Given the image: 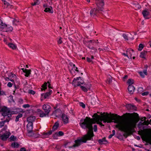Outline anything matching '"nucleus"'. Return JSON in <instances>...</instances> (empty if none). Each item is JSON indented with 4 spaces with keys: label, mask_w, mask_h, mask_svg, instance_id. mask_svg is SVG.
Returning <instances> with one entry per match:
<instances>
[{
    "label": "nucleus",
    "mask_w": 151,
    "mask_h": 151,
    "mask_svg": "<svg viewBox=\"0 0 151 151\" xmlns=\"http://www.w3.org/2000/svg\"><path fill=\"white\" fill-rule=\"evenodd\" d=\"M105 112L103 114L101 113V116L98 115L97 113H95L93 116V117H96V120H100L101 122L103 121L104 123H109L112 122V121L113 120L114 123H118L121 119V116L117 114H112L110 116L107 113L105 114ZM97 124H99L101 127L104 126L101 122H99Z\"/></svg>",
    "instance_id": "1"
},
{
    "label": "nucleus",
    "mask_w": 151,
    "mask_h": 151,
    "mask_svg": "<svg viewBox=\"0 0 151 151\" xmlns=\"http://www.w3.org/2000/svg\"><path fill=\"white\" fill-rule=\"evenodd\" d=\"M135 127V124L132 122H128L125 126L122 123H119L116 125V128L119 129L120 130L124 132L123 135L125 138L133 134L135 131L134 128Z\"/></svg>",
    "instance_id": "2"
},
{
    "label": "nucleus",
    "mask_w": 151,
    "mask_h": 151,
    "mask_svg": "<svg viewBox=\"0 0 151 151\" xmlns=\"http://www.w3.org/2000/svg\"><path fill=\"white\" fill-rule=\"evenodd\" d=\"M92 119L88 117H86V128L88 129L87 133L86 134V143L88 140L93 141V137L94 136L93 131Z\"/></svg>",
    "instance_id": "3"
},
{
    "label": "nucleus",
    "mask_w": 151,
    "mask_h": 151,
    "mask_svg": "<svg viewBox=\"0 0 151 151\" xmlns=\"http://www.w3.org/2000/svg\"><path fill=\"white\" fill-rule=\"evenodd\" d=\"M33 123H28L27 127L28 131V136L29 137H37V134L33 133L32 132Z\"/></svg>",
    "instance_id": "4"
},
{
    "label": "nucleus",
    "mask_w": 151,
    "mask_h": 151,
    "mask_svg": "<svg viewBox=\"0 0 151 151\" xmlns=\"http://www.w3.org/2000/svg\"><path fill=\"white\" fill-rule=\"evenodd\" d=\"M0 111L2 112V115L5 117L7 116L8 117H10L11 116V112L6 107L4 106L0 108Z\"/></svg>",
    "instance_id": "5"
},
{
    "label": "nucleus",
    "mask_w": 151,
    "mask_h": 151,
    "mask_svg": "<svg viewBox=\"0 0 151 151\" xmlns=\"http://www.w3.org/2000/svg\"><path fill=\"white\" fill-rule=\"evenodd\" d=\"M75 144L72 146L73 147H78L83 143L85 142V135L80 139L75 140Z\"/></svg>",
    "instance_id": "6"
},
{
    "label": "nucleus",
    "mask_w": 151,
    "mask_h": 151,
    "mask_svg": "<svg viewBox=\"0 0 151 151\" xmlns=\"http://www.w3.org/2000/svg\"><path fill=\"white\" fill-rule=\"evenodd\" d=\"M142 14L145 19H148L150 17L148 16H151V10L150 11L147 9H145L142 12Z\"/></svg>",
    "instance_id": "7"
},
{
    "label": "nucleus",
    "mask_w": 151,
    "mask_h": 151,
    "mask_svg": "<svg viewBox=\"0 0 151 151\" xmlns=\"http://www.w3.org/2000/svg\"><path fill=\"white\" fill-rule=\"evenodd\" d=\"M98 9H96L95 8H94L91 9L90 12L91 15H97V13L99 12L100 11H103V7H98Z\"/></svg>",
    "instance_id": "8"
},
{
    "label": "nucleus",
    "mask_w": 151,
    "mask_h": 151,
    "mask_svg": "<svg viewBox=\"0 0 151 151\" xmlns=\"http://www.w3.org/2000/svg\"><path fill=\"white\" fill-rule=\"evenodd\" d=\"M50 106L47 104H45L42 106V109L45 111V113L49 114L51 109Z\"/></svg>",
    "instance_id": "9"
},
{
    "label": "nucleus",
    "mask_w": 151,
    "mask_h": 151,
    "mask_svg": "<svg viewBox=\"0 0 151 151\" xmlns=\"http://www.w3.org/2000/svg\"><path fill=\"white\" fill-rule=\"evenodd\" d=\"M11 133L9 132H6L5 133H4L1 136V139L3 141H5L9 137Z\"/></svg>",
    "instance_id": "10"
},
{
    "label": "nucleus",
    "mask_w": 151,
    "mask_h": 151,
    "mask_svg": "<svg viewBox=\"0 0 151 151\" xmlns=\"http://www.w3.org/2000/svg\"><path fill=\"white\" fill-rule=\"evenodd\" d=\"M96 3L98 7H103L104 5V0H95Z\"/></svg>",
    "instance_id": "11"
},
{
    "label": "nucleus",
    "mask_w": 151,
    "mask_h": 151,
    "mask_svg": "<svg viewBox=\"0 0 151 151\" xmlns=\"http://www.w3.org/2000/svg\"><path fill=\"white\" fill-rule=\"evenodd\" d=\"M126 107L127 108V109L130 111L131 110H136L137 107L135 106V105H132L131 104H127L126 105Z\"/></svg>",
    "instance_id": "12"
},
{
    "label": "nucleus",
    "mask_w": 151,
    "mask_h": 151,
    "mask_svg": "<svg viewBox=\"0 0 151 151\" xmlns=\"http://www.w3.org/2000/svg\"><path fill=\"white\" fill-rule=\"evenodd\" d=\"M52 133V130H50L48 132H43L42 133V137L43 138L48 137Z\"/></svg>",
    "instance_id": "13"
},
{
    "label": "nucleus",
    "mask_w": 151,
    "mask_h": 151,
    "mask_svg": "<svg viewBox=\"0 0 151 151\" xmlns=\"http://www.w3.org/2000/svg\"><path fill=\"white\" fill-rule=\"evenodd\" d=\"M37 112H39L40 114V117H43L46 116L47 115L48 116V114H47L46 113H45L43 111L40 109H38L37 110Z\"/></svg>",
    "instance_id": "14"
},
{
    "label": "nucleus",
    "mask_w": 151,
    "mask_h": 151,
    "mask_svg": "<svg viewBox=\"0 0 151 151\" xmlns=\"http://www.w3.org/2000/svg\"><path fill=\"white\" fill-rule=\"evenodd\" d=\"M129 92L130 94H132L135 90L134 86L132 85H129L128 87Z\"/></svg>",
    "instance_id": "15"
},
{
    "label": "nucleus",
    "mask_w": 151,
    "mask_h": 151,
    "mask_svg": "<svg viewBox=\"0 0 151 151\" xmlns=\"http://www.w3.org/2000/svg\"><path fill=\"white\" fill-rule=\"evenodd\" d=\"M7 25L3 23L1 20H0V30L4 31V30H5Z\"/></svg>",
    "instance_id": "16"
},
{
    "label": "nucleus",
    "mask_w": 151,
    "mask_h": 151,
    "mask_svg": "<svg viewBox=\"0 0 151 151\" xmlns=\"http://www.w3.org/2000/svg\"><path fill=\"white\" fill-rule=\"evenodd\" d=\"M36 118L35 116H31L27 117V121L28 123H32V122L35 121Z\"/></svg>",
    "instance_id": "17"
},
{
    "label": "nucleus",
    "mask_w": 151,
    "mask_h": 151,
    "mask_svg": "<svg viewBox=\"0 0 151 151\" xmlns=\"http://www.w3.org/2000/svg\"><path fill=\"white\" fill-rule=\"evenodd\" d=\"M63 121L64 124H67L68 122V117L65 114H63L62 116Z\"/></svg>",
    "instance_id": "18"
},
{
    "label": "nucleus",
    "mask_w": 151,
    "mask_h": 151,
    "mask_svg": "<svg viewBox=\"0 0 151 151\" xmlns=\"http://www.w3.org/2000/svg\"><path fill=\"white\" fill-rule=\"evenodd\" d=\"M98 142L100 144H106L108 142L106 140V138L104 137L101 139H99L98 140Z\"/></svg>",
    "instance_id": "19"
},
{
    "label": "nucleus",
    "mask_w": 151,
    "mask_h": 151,
    "mask_svg": "<svg viewBox=\"0 0 151 151\" xmlns=\"http://www.w3.org/2000/svg\"><path fill=\"white\" fill-rule=\"evenodd\" d=\"M80 77L74 78L73 81V85L74 87L79 86V84L78 83V79H80Z\"/></svg>",
    "instance_id": "20"
},
{
    "label": "nucleus",
    "mask_w": 151,
    "mask_h": 151,
    "mask_svg": "<svg viewBox=\"0 0 151 151\" xmlns=\"http://www.w3.org/2000/svg\"><path fill=\"white\" fill-rule=\"evenodd\" d=\"M8 45L9 47L13 50H16L17 48V46L16 45L12 42H9V43L8 44Z\"/></svg>",
    "instance_id": "21"
},
{
    "label": "nucleus",
    "mask_w": 151,
    "mask_h": 151,
    "mask_svg": "<svg viewBox=\"0 0 151 151\" xmlns=\"http://www.w3.org/2000/svg\"><path fill=\"white\" fill-rule=\"evenodd\" d=\"M46 12H49V13H52L53 12L52 8L51 6H48L45 8L44 10Z\"/></svg>",
    "instance_id": "22"
},
{
    "label": "nucleus",
    "mask_w": 151,
    "mask_h": 151,
    "mask_svg": "<svg viewBox=\"0 0 151 151\" xmlns=\"http://www.w3.org/2000/svg\"><path fill=\"white\" fill-rule=\"evenodd\" d=\"M52 93V90H49V91L48 92H47L45 94H41V96H44V98L46 99L48 96H49L51 95V94Z\"/></svg>",
    "instance_id": "23"
},
{
    "label": "nucleus",
    "mask_w": 151,
    "mask_h": 151,
    "mask_svg": "<svg viewBox=\"0 0 151 151\" xmlns=\"http://www.w3.org/2000/svg\"><path fill=\"white\" fill-rule=\"evenodd\" d=\"M80 125L82 128L85 129V119L80 120Z\"/></svg>",
    "instance_id": "24"
},
{
    "label": "nucleus",
    "mask_w": 151,
    "mask_h": 151,
    "mask_svg": "<svg viewBox=\"0 0 151 151\" xmlns=\"http://www.w3.org/2000/svg\"><path fill=\"white\" fill-rule=\"evenodd\" d=\"M59 123L58 122H57L55 123L53 127L52 130V132L57 130L59 127Z\"/></svg>",
    "instance_id": "25"
},
{
    "label": "nucleus",
    "mask_w": 151,
    "mask_h": 151,
    "mask_svg": "<svg viewBox=\"0 0 151 151\" xmlns=\"http://www.w3.org/2000/svg\"><path fill=\"white\" fill-rule=\"evenodd\" d=\"M13 29V28L9 25H7L5 30H4V31H12Z\"/></svg>",
    "instance_id": "26"
},
{
    "label": "nucleus",
    "mask_w": 151,
    "mask_h": 151,
    "mask_svg": "<svg viewBox=\"0 0 151 151\" xmlns=\"http://www.w3.org/2000/svg\"><path fill=\"white\" fill-rule=\"evenodd\" d=\"M76 69V67L75 65V67L73 66L72 68H70V67H69V70H70V73L74 76L75 75L74 73Z\"/></svg>",
    "instance_id": "27"
},
{
    "label": "nucleus",
    "mask_w": 151,
    "mask_h": 151,
    "mask_svg": "<svg viewBox=\"0 0 151 151\" xmlns=\"http://www.w3.org/2000/svg\"><path fill=\"white\" fill-rule=\"evenodd\" d=\"M91 86V84L89 82L88 83L86 84V92L90 89Z\"/></svg>",
    "instance_id": "28"
},
{
    "label": "nucleus",
    "mask_w": 151,
    "mask_h": 151,
    "mask_svg": "<svg viewBox=\"0 0 151 151\" xmlns=\"http://www.w3.org/2000/svg\"><path fill=\"white\" fill-rule=\"evenodd\" d=\"M40 3L39 0H34V2L31 3V4L32 6H35L38 5Z\"/></svg>",
    "instance_id": "29"
},
{
    "label": "nucleus",
    "mask_w": 151,
    "mask_h": 151,
    "mask_svg": "<svg viewBox=\"0 0 151 151\" xmlns=\"http://www.w3.org/2000/svg\"><path fill=\"white\" fill-rule=\"evenodd\" d=\"M31 70H27L25 69V73L26 74L25 75V76L26 77H28L29 74L31 73Z\"/></svg>",
    "instance_id": "30"
},
{
    "label": "nucleus",
    "mask_w": 151,
    "mask_h": 151,
    "mask_svg": "<svg viewBox=\"0 0 151 151\" xmlns=\"http://www.w3.org/2000/svg\"><path fill=\"white\" fill-rule=\"evenodd\" d=\"M19 145V144L16 142H13L11 144L12 147L14 148L18 147Z\"/></svg>",
    "instance_id": "31"
},
{
    "label": "nucleus",
    "mask_w": 151,
    "mask_h": 151,
    "mask_svg": "<svg viewBox=\"0 0 151 151\" xmlns=\"http://www.w3.org/2000/svg\"><path fill=\"white\" fill-rule=\"evenodd\" d=\"M93 40H86V45L88 47V44H89L91 46V45H92L93 43Z\"/></svg>",
    "instance_id": "32"
},
{
    "label": "nucleus",
    "mask_w": 151,
    "mask_h": 151,
    "mask_svg": "<svg viewBox=\"0 0 151 151\" xmlns=\"http://www.w3.org/2000/svg\"><path fill=\"white\" fill-rule=\"evenodd\" d=\"M88 47L90 49L93 50V52H96L97 51V49L96 48H95L94 47L91 46L89 44L88 45Z\"/></svg>",
    "instance_id": "33"
},
{
    "label": "nucleus",
    "mask_w": 151,
    "mask_h": 151,
    "mask_svg": "<svg viewBox=\"0 0 151 151\" xmlns=\"http://www.w3.org/2000/svg\"><path fill=\"white\" fill-rule=\"evenodd\" d=\"M22 116V114L21 113H19L18 115L16 116L15 121L16 122H17L19 120V118H21Z\"/></svg>",
    "instance_id": "34"
},
{
    "label": "nucleus",
    "mask_w": 151,
    "mask_h": 151,
    "mask_svg": "<svg viewBox=\"0 0 151 151\" xmlns=\"http://www.w3.org/2000/svg\"><path fill=\"white\" fill-rule=\"evenodd\" d=\"M134 82V80L131 78L129 79L127 81V83L129 84V85H132L133 84Z\"/></svg>",
    "instance_id": "35"
},
{
    "label": "nucleus",
    "mask_w": 151,
    "mask_h": 151,
    "mask_svg": "<svg viewBox=\"0 0 151 151\" xmlns=\"http://www.w3.org/2000/svg\"><path fill=\"white\" fill-rule=\"evenodd\" d=\"M134 50L133 49H127L126 51L127 54H128V53L129 52V54L131 55V56L132 55V53L134 52Z\"/></svg>",
    "instance_id": "36"
},
{
    "label": "nucleus",
    "mask_w": 151,
    "mask_h": 151,
    "mask_svg": "<svg viewBox=\"0 0 151 151\" xmlns=\"http://www.w3.org/2000/svg\"><path fill=\"white\" fill-rule=\"evenodd\" d=\"M144 125V124L143 122H140L138 124V127L139 129H140Z\"/></svg>",
    "instance_id": "37"
},
{
    "label": "nucleus",
    "mask_w": 151,
    "mask_h": 151,
    "mask_svg": "<svg viewBox=\"0 0 151 151\" xmlns=\"http://www.w3.org/2000/svg\"><path fill=\"white\" fill-rule=\"evenodd\" d=\"M77 81H78V83L79 84V86H80L81 84H82L84 83V81L81 78V77L80 79H78Z\"/></svg>",
    "instance_id": "38"
},
{
    "label": "nucleus",
    "mask_w": 151,
    "mask_h": 151,
    "mask_svg": "<svg viewBox=\"0 0 151 151\" xmlns=\"http://www.w3.org/2000/svg\"><path fill=\"white\" fill-rule=\"evenodd\" d=\"M138 48V50L139 51H141L144 47V45L142 44H139Z\"/></svg>",
    "instance_id": "39"
},
{
    "label": "nucleus",
    "mask_w": 151,
    "mask_h": 151,
    "mask_svg": "<svg viewBox=\"0 0 151 151\" xmlns=\"http://www.w3.org/2000/svg\"><path fill=\"white\" fill-rule=\"evenodd\" d=\"M47 83L46 82L44 83V84L42 85V88L41 89L42 90H45L47 88Z\"/></svg>",
    "instance_id": "40"
},
{
    "label": "nucleus",
    "mask_w": 151,
    "mask_h": 151,
    "mask_svg": "<svg viewBox=\"0 0 151 151\" xmlns=\"http://www.w3.org/2000/svg\"><path fill=\"white\" fill-rule=\"evenodd\" d=\"M145 54L144 53H143V52H142L140 53V54L139 55V57H140L142 58H144L145 59H146V58L145 57Z\"/></svg>",
    "instance_id": "41"
},
{
    "label": "nucleus",
    "mask_w": 151,
    "mask_h": 151,
    "mask_svg": "<svg viewBox=\"0 0 151 151\" xmlns=\"http://www.w3.org/2000/svg\"><path fill=\"white\" fill-rule=\"evenodd\" d=\"M19 21L18 20H17L16 19H14L13 21V23L16 26L17 25V23L19 22Z\"/></svg>",
    "instance_id": "42"
},
{
    "label": "nucleus",
    "mask_w": 151,
    "mask_h": 151,
    "mask_svg": "<svg viewBox=\"0 0 151 151\" xmlns=\"http://www.w3.org/2000/svg\"><path fill=\"white\" fill-rule=\"evenodd\" d=\"M16 137H15L14 136V135H12L10 138V139L12 140V141H15V140H16Z\"/></svg>",
    "instance_id": "43"
},
{
    "label": "nucleus",
    "mask_w": 151,
    "mask_h": 151,
    "mask_svg": "<svg viewBox=\"0 0 151 151\" xmlns=\"http://www.w3.org/2000/svg\"><path fill=\"white\" fill-rule=\"evenodd\" d=\"M5 122V121H3L0 122V128H1L2 127L4 126Z\"/></svg>",
    "instance_id": "44"
},
{
    "label": "nucleus",
    "mask_w": 151,
    "mask_h": 151,
    "mask_svg": "<svg viewBox=\"0 0 151 151\" xmlns=\"http://www.w3.org/2000/svg\"><path fill=\"white\" fill-rule=\"evenodd\" d=\"M122 36L127 41L128 40L127 36L125 34H123Z\"/></svg>",
    "instance_id": "45"
},
{
    "label": "nucleus",
    "mask_w": 151,
    "mask_h": 151,
    "mask_svg": "<svg viewBox=\"0 0 151 151\" xmlns=\"http://www.w3.org/2000/svg\"><path fill=\"white\" fill-rule=\"evenodd\" d=\"M28 93L31 94H34L35 93V92L33 90H29L28 91Z\"/></svg>",
    "instance_id": "46"
},
{
    "label": "nucleus",
    "mask_w": 151,
    "mask_h": 151,
    "mask_svg": "<svg viewBox=\"0 0 151 151\" xmlns=\"http://www.w3.org/2000/svg\"><path fill=\"white\" fill-rule=\"evenodd\" d=\"M144 124V125H148L150 123L149 122L148 120H145L143 122Z\"/></svg>",
    "instance_id": "47"
},
{
    "label": "nucleus",
    "mask_w": 151,
    "mask_h": 151,
    "mask_svg": "<svg viewBox=\"0 0 151 151\" xmlns=\"http://www.w3.org/2000/svg\"><path fill=\"white\" fill-rule=\"evenodd\" d=\"M86 60L87 62L89 63H93V61L91 60V58H90L88 57L86 58Z\"/></svg>",
    "instance_id": "48"
},
{
    "label": "nucleus",
    "mask_w": 151,
    "mask_h": 151,
    "mask_svg": "<svg viewBox=\"0 0 151 151\" xmlns=\"http://www.w3.org/2000/svg\"><path fill=\"white\" fill-rule=\"evenodd\" d=\"M53 138L55 139H57V137L58 136V133L56 132L55 133V134H54L52 136Z\"/></svg>",
    "instance_id": "49"
},
{
    "label": "nucleus",
    "mask_w": 151,
    "mask_h": 151,
    "mask_svg": "<svg viewBox=\"0 0 151 151\" xmlns=\"http://www.w3.org/2000/svg\"><path fill=\"white\" fill-rule=\"evenodd\" d=\"M58 134V136H62L64 134L63 133L62 131H59L58 133H57Z\"/></svg>",
    "instance_id": "50"
},
{
    "label": "nucleus",
    "mask_w": 151,
    "mask_h": 151,
    "mask_svg": "<svg viewBox=\"0 0 151 151\" xmlns=\"http://www.w3.org/2000/svg\"><path fill=\"white\" fill-rule=\"evenodd\" d=\"M79 105L81 106H82L83 108H85V104L83 102H80L79 103Z\"/></svg>",
    "instance_id": "51"
},
{
    "label": "nucleus",
    "mask_w": 151,
    "mask_h": 151,
    "mask_svg": "<svg viewBox=\"0 0 151 151\" xmlns=\"http://www.w3.org/2000/svg\"><path fill=\"white\" fill-rule=\"evenodd\" d=\"M147 142L149 143V144L151 145V138H147Z\"/></svg>",
    "instance_id": "52"
},
{
    "label": "nucleus",
    "mask_w": 151,
    "mask_h": 151,
    "mask_svg": "<svg viewBox=\"0 0 151 151\" xmlns=\"http://www.w3.org/2000/svg\"><path fill=\"white\" fill-rule=\"evenodd\" d=\"M149 93V92H145L143 93H142V95L144 96H146Z\"/></svg>",
    "instance_id": "53"
},
{
    "label": "nucleus",
    "mask_w": 151,
    "mask_h": 151,
    "mask_svg": "<svg viewBox=\"0 0 151 151\" xmlns=\"http://www.w3.org/2000/svg\"><path fill=\"white\" fill-rule=\"evenodd\" d=\"M139 73L140 76L142 78H143L145 77V75L144 74V73L142 72H139Z\"/></svg>",
    "instance_id": "54"
},
{
    "label": "nucleus",
    "mask_w": 151,
    "mask_h": 151,
    "mask_svg": "<svg viewBox=\"0 0 151 151\" xmlns=\"http://www.w3.org/2000/svg\"><path fill=\"white\" fill-rule=\"evenodd\" d=\"M93 129L95 132H96L97 131V125H95L93 127Z\"/></svg>",
    "instance_id": "55"
},
{
    "label": "nucleus",
    "mask_w": 151,
    "mask_h": 151,
    "mask_svg": "<svg viewBox=\"0 0 151 151\" xmlns=\"http://www.w3.org/2000/svg\"><path fill=\"white\" fill-rule=\"evenodd\" d=\"M112 80L110 78H108L107 80L106 83H107L110 84L112 82Z\"/></svg>",
    "instance_id": "56"
},
{
    "label": "nucleus",
    "mask_w": 151,
    "mask_h": 151,
    "mask_svg": "<svg viewBox=\"0 0 151 151\" xmlns=\"http://www.w3.org/2000/svg\"><path fill=\"white\" fill-rule=\"evenodd\" d=\"M62 37H60L59 40L58 41V44H60L62 43Z\"/></svg>",
    "instance_id": "57"
},
{
    "label": "nucleus",
    "mask_w": 151,
    "mask_h": 151,
    "mask_svg": "<svg viewBox=\"0 0 151 151\" xmlns=\"http://www.w3.org/2000/svg\"><path fill=\"white\" fill-rule=\"evenodd\" d=\"M30 105L29 104H24L23 106V107L24 108H28L29 107Z\"/></svg>",
    "instance_id": "58"
},
{
    "label": "nucleus",
    "mask_w": 151,
    "mask_h": 151,
    "mask_svg": "<svg viewBox=\"0 0 151 151\" xmlns=\"http://www.w3.org/2000/svg\"><path fill=\"white\" fill-rule=\"evenodd\" d=\"M117 138L121 140H124L123 137L122 135H120Z\"/></svg>",
    "instance_id": "59"
},
{
    "label": "nucleus",
    "mask_w": 151,
    "mask_h": 151,
    "mask_svg": "<svg viewBox=\"0 0 151 151\" xmlns=\"http://www.w3.org/2000/svg\"><path fill=\"white\" fill-rule=\"evenodd\" d=\"M8 39H4V42L7 45H8V44L9 43V42H7V41H8Z\"/></svg>",
    "instance_id": "60"
},
{
    "label": "nucleus",
    "mask_w": 151,
    "mask_h": 151,
    "mask_svg": "<svg viewBox=\"0 0 151 151\" xmlns=\"http://www.w3.org/2000/svg\"><path fill=\"white\" fill-rule=\"evenodd\" d=\"M75 64H73V63H70L69 66V67H70V68H72L73 67H75Z\"/></svg>",
    "instance_id": "61"
},
{
    "label": "nucleus",
    "mask_w": 151,
    "mask_h": 151,
    "mask_svg": "<svg viewBox=\"0 0 151 151\" xmlns=\"http://www.w3.org/2000/svg\"><path fill=\"white\" fill-rule=\"evenodd\" d=\"M143 73H144V74L145 75H147V69L144 70H143Z\"/></svg>",
    "instance_id": "62"
},
{
    "label": "nucleus",
    "mask_w": 151,
    "mask_h": 151,
    "mask_svg": "<svg viewBox=\"0 0 151 151\" xmlns=\"http://www.w3.org/2000/svg\"><path fill=\"white\" fill-rule=\"evenodd\" d=\"M12 84L11 82H9L7 84V86L9 87H11L12 86Z\"/></svg>",
    "instance_id": "63"
},
{
    "label": "nucleus",
    "mask_w": 151,
    "mask_h": 151,
    "mask_svg": "<svg viewBox=\"0 0 151 151\" xmlns=\"http://www.w3.org/2000/svg\"><path fill=\"white\" fill-rule=\"evenodd\" d=\"M20 151H26V149L24 148H22L20 149Z\"/></svg>",
    "instance_id": "64"
}]
</instances>
